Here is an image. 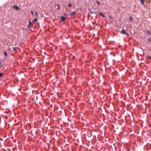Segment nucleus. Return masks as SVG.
Returning <instances> with one entry per match:
<instances>
[{
  "mask_svg": "<svg viewBox=\"0 0 151 151\" xmlns=\"http://www.w3.org/2000/svg\"><path fill=\"white\" fill-rule=\"evenodd\" d=\"M120 33L123 34V35H127V36H129V34L127 32H125V31L124 29H123L120 32Z\"/></svg>",
  "mask_w": 151,
  "mask_h": 151,
  "instance_id": "1",
  "label": "nucleus"
},
{
  "mask_svg": "<svg viewBox=\"0 0 151 151\" xmlns=\"http://www.w3.org/2000/svg\"><path fill=\"white\" fill-rule=\"evenodd\" d=\"M32 22L30 21H29V24L27 25V28L28 29H29L31 28H32Z\"/></svg>",
  "mask_w": 151,
  "mask_h": 151,
  "instance_id": "2",
  "label": "nucleus"
},
{
  "mask_svg": "<svg viewBox=\"0 0 151 151\" xmlns=\"http://www.w3.org/2000/svg\"><path fill=\"white\" fill-rule=\"evenodd\" d=\"M65 19V17H64L63 16H61V17L60 20L61 21H63Z\"/></svg>",
  "mask_w": 151,
  "mask_h": 151,
  "instance_id": "3",
  "label": "nucleus"
},
{
  "mask_svg": "<svg viewBox=\"0 0 151 151\" xmlns=\"http://www.w3.org/2000/svg\"><path fill=\"white\" fill-rule=\"evenodd\" d=\"M76 13V11H75L74 12H73V13H70V16H73V15H74Z\"/></svg>",
  "mask_w": 151,
  "mask_h": 151,
  "instance_id": "4",
  "label": "nucleus"
},
{
  "mask_svg": "<svg viewBox=\"0 0 151 151\" xmlns=\"http://www.w3.org/2000/svg\"><path fill=\"white\" fill-rule=\"evenodd\" d=\"M55 7L56 9H59L60 8L58 4L56 5L55 6Z\"/></svg>",
  "mask_w": 151,
  "mask_h": 151,
  "instance_id": "5",
  "label": "nucleus"
},
{
  "mask_svg": "<svg viewBox=\"0 0 151 151\" xmlns=\"http://www.w3.org/2000/svg\"><path fill=\"white\" fill-rule=\"evenodd\" d=\"M13 8L15 9L16 10H17V9H19L18 6H14Z\"/></svg>",
  "mask_w": 151,
  "mask_h": 151,
  "instance_id": "6",
  "label": "nucleus"
},
{
  "mask_svg": "<svg viewBox=\"0 0 151 151\" xmlns=\"http://www.w3.org/2000/svg\"><path fill=\"white\" fill-rule=\"evenodd\" d=\"M99 14L101 16H102L103 17H105V16L102 13H99Z\"/></svg>",
  "mask_w": 151,
  "mask_h": 151,
  "instance_id": "7",
  "label": "nucleus"
},
{
  "mask_svg": "<svg viewBox=\"0 0 151 151\" xmlns=\"http://www.w3.org/2000/svg\"><path fill=\"white\" fill-rule=\"evenodd\" d=\"M140 0L141 2V4L143 5H144V0Z\"/></svg>",
  "mask_w": 151,
  "mask_h": 151,
  "instance_id": "8",
  "label": "nucleus"
},
{
  "mask_svg": "<svg viewBox=\"0 0 151 151\" xmlns=\"http://www.w3.org/2000/svg\"><path fill=\"white\" fill-rule=\"evenodd\" d=\"M4 55L6 57L7 56V53L6 52H4Z\"/></svg>",
  "mask_w": 151,
  "mask_h": 151,
  "instance_id": "9",
  "label": "nucleus"
},
{
  "mask_svg": "<svg viewBox=\"0 0 151 151\" xmlns=\"http://www.w3.org/2000/svg\"><path fill=\"white\" fill-rule=\"evenodd\" d=\"M96 3L97 4L99 5H100V3L98 1H96Z\"/></svg>",
  "mask_w": 151,
  "mask_h": 151,
  "instance_id": "10",
  "label": "nucleus"
},
{
  "mask_svg": "<svg viewBox=\"0 0 151 151\" xmlns=\"http://www.w3.org/2000/svg\"><path fill=\"white\" fill-rule=\"evenodd\" d=\"M129 19H130L131 22H132V18L130 16H129Z\"/></svg>",
  "mask_w": 151,
  "mask_h": 151,
  "instance_id": "11",
  "label": "nucleus"
},
{
  "mask_svg": "<svg viewBox=\"0 0 151 151\" xmlns=\"http://www.w3.org/2000/svg\"><path fill=\"white\" fill-rule=\"evenodd\" d=\"M37 19H36V18H35L34 20H33V21H35V22H37Z\"/></svg>",
  "mask_w": 151,
  "mask_h": 151,
  "instance_id": "12",
  "label": "nucleus"
},
{
  "mask_svg": "<svg viewBox=\"0 0 151 151\" xmlns=\"http://www.w3.org/2000/svg\"><path fill=\"white\" fill-rule=\"evenodd\" d=\"M13 49L14 50H16V49H17V47H13Z\"/></svg>",
  "mask_w": 151,
  "mask_h": 151,
  "instance_id": "13",
  "label": "nucleus"
},
{
  "mask_svg": "<svg viewBox=\"0 0 151 151\" xmlns=\"http://www.w3.org/2000/svg\"><path fill=\"white\" fill-rule=\"evenodd\" d=\"M72 6L71 5V4H68V6L69 7H70V6Z\"/></svg>",
  "mask_w": 151,
  "mask_h": 151,
  "instance_id": "14",
  "label": "nucleus"
},
{
  "mask_svg": "<svg viewBox=\"0 0 151 151\" xmlns=\"http://www.w3.org/2000/svg\"><path fill=\"white\" fill-rule=\"evenodd\" d=\"M2 77V74L1 73H0V77Z\"/></svg>",
  "mask_w": 151,
  "mask_h": 151,
  "instance_id": "15",
  "label": "nucleus"
},
{
  "mask_svg": "<svg viewBox=\"0 0 151 151\" xmlns=\"http://www.w3.org/2000/svg\"><path fill=\"white\" fill-rule=\"evenodd\" d=\"M31 13L32 14V15H34V13H33V12H32V11H31Z\"/></svg>",
  "mask_w": 151,
  "mask_h": 151,
  "instance_id": "16",
  "label": "nucleus"
},
{
  "mask_svg": "<svg viewBox=\"0 0 151 151\" xmlns=\"http://www.w3.org/2000/svg\"><path fill=\"white\" fill-rule=\"evenodd\" d=\"M147 57L149 58L150 59H151V57L149 56L148 55Z\"/></svg>",
  "mask_w": 151,
  "mask_h": 151,
  "instance_id": "17",
  "label": "nucleus"
},
{
  "mask_svg": "<svg viewBox=\"0 0 151 151\" xmlns=\"http://www.w3.org/2000/svg\"><path fill=\"white\" fill-rule=\"evenodd\" d=\"M35 14H36V16H37H37H38V14H37V12H35Z\"/></svg>",
  "mask_w": 151,
  "mask_h": 151,
  "instance_id": "18",
  "label": "nucleus"
},
{
  "mask_svg": "<svg viewBox=\"0 0 151 151\" xmlns=\"http://www.w3.org/2000/svg\"><path fill=\"white\" fill-rule=\"evenodd\" d=\"M64 15H65V16H66V15H67V14H66V13H64Z\"/></svg>",
  "mask_w": 151,
  "mask_h": 151,
  "instance_id": "19",
  "label": "nucleus"
},
{
  "mask_svg": "<svg viewBox=\"0 0 151 151\" xmlns=\"http://www.w3.org/2000/svg\"><path fill=\"white\" fill-rule=\"evenodd\" d=\"M151 2V0H150L149 1V3H150Z\"/></svg>",
  "mask_w": 151,
  "mask_h": 151,
  "instance_id": "20",
  "label": "nucleus"
},
{
  "mask_svg": "<svg viewBox=\"0 0 151 151\" xmlns=\"http://www.w3.org/2000/svg\"><path fill=\"white\" fill-rule=\"evenodd\" d=\"M91 13H93V12H91Z\"/></svg>",
  "mask_w": 151,
  "mask_h": 151,
  "instance_id": "21",
  "label": "nucleus"
}]
</instances>
